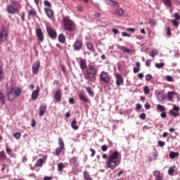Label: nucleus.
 <instances>
[{
    "instance_id": "obj_38",
    "label": "nucleus",
    "mask_w": 180,
    "mask_h": 180,
    "mask_svg": "<svg viewBox=\"0 0 180 180\" xmlns=\"http://www.w3.org/2000/svg\"><path fill=\"white\" fill-rule=\"evenodd\" d=\"M156 108L160 112H165V106H164L161 104L158 105Z\"/></svg>"
},
{
    "instance_id": "obj_36",
    "label": "nucleus",
    "mask_w": 180,
    "mask_h": 180,
    "mask_svg": "<svg viewBox=\"0 0 180 180\" xmlns=\"http://www.w3.org/2000/svg\"><path fill=\"white\" fill-rule=\"evenodd\" d=\"M11 5L14 6V8L15 7L18 8V6H19L20 8H22V6H20V4H19V2H18L17 1L13 0L11 1Z\"/></svg>"
},
{
    "instance_id": "obj_29",
    "label": "nucleus",
    "mask_w": 180,
    "mask_h": 180,
    "mask_svg": "<svg viewBox=\"0 0 180 180\" xmlns=\"http://www.w3.org/2000/svg\"><path fill=\"white\" fill-rule=\"evenodd\" d=\"M83 179L84 180H92V177H91V174L87 171L83 172Z\"/></svg>"
},
{
    "instance_id": "obj_48",
    "label": "nucleus",
    "mask_w": 180,
    "mask_h": 180,
    "mask_svg": "<svg viewBox=\"0 0 180 180\" xmlns=\"http://www.w3.org/2000/svg\"><path fill=\"white\" fill-rule=\"evenodd\" d=\"M6 153L8 155H11V157H12V149L11 148H10L9 147H7Z\"/></svg>"
},
{
    "instance_id": "obj_1",
    "label": "nucleus",
    "mask_w": 180,
    "mask_h": 180,
    "mask_svg": "<svg viewBox=\"0 0 180 180\" xmlns=\"http://www.w3.org/2000/svg\"><path fill=\"white\" fill-rule=\"evenodd\" d=\"M122 162V154L119 153V151L115 150L110 154L106 162V167L107 168H109L110 169H115V168H117L120 165V163Z\"/></svg>"
},
{
    "instance_id": "obj_19",
    "label": "nucleus",
    "mask_w": 180,
    "mask_h": 180,
    "mask_svg": "<svg viewBox=\"0 0 180 180\" xmlns=\"http://www.w3.org/2000/svg\"><path fill=\"white\" fill-rule=\"evenodd\" d=\"M78 96H79V98L80 99V101H82L85 103H89V102H91V100H89L88 98H86V96H85L82 94H79L78 95Z\"/></svg>"
},
{
    "instance_id": "obj_32",
    "label": "nucleus",
    "mask_w": 180,
    "mask_h": 180,
    "mask_svg": "<svg viewBox=\"0 0 180 180\" xmlns=\"http://www.w3.org/2000/svg\"><path fill=\"white\" fill-rule=\"evenodd\" d=\"M86 47L89 51H91V53H94L95 51V48H94V45L91 42H88L86 44Z\"/></svg>"
},
{
    "instance_id": "obj_28",
    "label": "nucleus",
    "mask_w": 180,
    "mask_h": 180,
    "mask_svg": "<svg viewBox=\"0 0 180 180\" xmlns=\"http://www.w3.org/2000/svg\"><path fill=\"white\" fill-rule=\"evenodd\" d=\"M80 68L82 70H86V60L85 59H80V63H79Z\"/></svg>"
},
{
    "instance_id": "obj_41",
    "label": "nucleus",
    "mask_w": 180,
    "mask_h": 180,
    "mask_svg": "<svg viewBox=\"0 0 180 180\" xmlns=\"http://www.w3.org/2000/svg\"><path fill=\"white\" fill-rule=\"evenodd\" d=\"M162 2L166 6H172V3L171 2V0H162Z\"/></svg>"
},
{
    "instance_id": "obj_9",
    "label": "nucleus",
    "mask_w": 180,
    "mask_h": 180,
    "mask_svg": "<svg viewBox=\"0 0 180 180\" xmlns=\"http://www.w3.org/2000/svg\"><path fill=\"white\" fill-rule=\"evenodd\" d=\"M46 32L49 37H51V39H52L53 40H54L55 39H57V32H56V30H54L53 28L50 27H47Z\"/></svg>"
},
{
    "instance_id": "obj_52",
    "label": "nucleus",
    "mask_w": 180,
    "mask_h": 180,
    "mask_svg": "<svg viewBox=\"0 0 180 180\" xmlns=\"http://www.w3.org/2000/svg\"><path fill=\"white\" fill-rule=\"evenodd\" d=\"M90 151L91 153V157H95V154H96V151L95 150V149L91 148Z\"/></svg>"
},
{
    "instance_id": "obj_12",
    "label": "nucleus",
    "mask_w": 180,
    "mask_h": 180,
    "mask_svg": "<svg viewBox=\"0 0 180 180\" xmlns=\"http://www.w3.org/2000/svg\"><path fill=\"white\" fill-rule=\"evenodd\" d=\"M46 110H47V104L42 103L39 107V115L40 116V117H41L42 116H44V113H46Z\"/></svg>"
},
{
    "instance_id": "obj_53",
    "label": "nucleus",
    "mask_w": 180,
    "mask_h": 180,
    "mask_svg": "<svg viewBox=\"0 0 180 180\" xmlns=\"http://www.w3.org/2000/svg\"><path fill=\"white\" fill-rule=\"evenodd\" d=\"M127 32H131V33H134L136 32L135 28H126Z\"/></svg>"
},
{
    "instance_id": "obj_20",
    "label": "nucleus",
    "mask_w": 180,
    "mask_h": 180,
    "mask_svg": "<svg viewBox=\"0 0 180 180\" xmlns=\"http://www.w3.org/2000/svg\"><path fill=\"white\" fill-rule=\"evenodd\" d=\"M106 4L108 5H110L111 6H115L116 8H120V5L119 4V3H117V1H113V0H107Z\"/></svg>"
},
{
    "instance_id": "obj_40",
    "label": "nucleus",
    "mask_w": 180,
    "mask_h": 180,
    "mask_svg": "<svg viewBox=\"0 0 180 180\" xmlns=\"http://www.w3.org/2000/svg\"><path fill=\"white\" fill-rule=\"evenodd\" d=\"M169 113L172 115V116H174V117H178L179 116V112L174 111V110H170L169 111Z\"/></svg>"
},
{
    "instance_id": "obj_5",
    "label": "nucleus",
    "mask_w": 180,
    "mask_h": 180,
    "mask_svg": "<svg viewBox=\"0 0 180 180\" xmlns=\"http://www.w3.org/2000/svg\"><path fill=\"white\" fill-rule=\"evenodd\" d=\"M9 35V32L5 27H3L1 30H0V44L2 43H5V41H8V36Z\"/></svg>"
},
{
    "instance_id": "obj_46",
    "label": "nucleus",
    "mask_w": 180,
    "mask_h": 180,
    "mask_svg": "<svg viewBox=\"0 0 180 180\" xmlns=\"http://www.w3.org/2000/svg\"><path fill=\"white\" fill-rule=\"evenodd\" d=\"M145 78L146 81L150 82L151 79H153V76L151 75H146Z\"/></svg>"
},
{
    "instance_id": "obj_59",
    "label": "nucleus",
    "mask_w": 180,
    "mask_h": 180,
    "mask_svg": "<svg viewBox=\"0 0 180 180\" xmlns=\"http://www.w3.org/2000/svg\"><path fill=\"white\" fill-rule=\"evenodd\" d=\"M102 151H108V146L106 145H103L101 146Z\"/></svg>"
},
{
    "instance_id": "obj_14",
    "label": "nucleus",
    "mask_w": 180,
    "mask_h": 180,
    "mask_svg": "<svg viewBox=\"0 0 180 180\" xmlns=\"http://www.w3.org/2000/svg\"><path fill=\"white\" fill-rule=\"evenodd\" d=\"M153 175L155 176V180H164V174H161V172L156 170L153 172Z\"/></svg>"
},
{
    "instance_id": "obj_50",
    "label": "nucleus",
    "mask_w": 180,
    "mask_h": 180,
    "mask_svg": "<svg viewBox=\"0 0 180 180\" xmlns=\"http://www.w3.org/2000/svg\"><path fill=\"white\" fill-rule=\"evenodd\" d=\"M158 144L159 147H164V146H165V142L162 141H158Z\"/></svg>"
},
{
    "instance_id": "obj_30",
    "label": "nucleus",
    "mask_w": 180,
    "mask_h": 180,
    "mask_svg": "<svg viewBox=\"0 0 180 180\" xmlns=\"http://www.w3.org/2000/svg\"><path fill=\"white\" fill-rule=\"evenodd\" d=\"M86 91L87 94L91 96V98H94L95 93L94 92V90H92V88L87 86L86 87Z\"/></svg>"
},
{
    "instance_id": "obj_55",
    "label": "nucleus",
    "mask_w": 180,
    "mask_h": 180,
    "mask_svg": "<svg viewBox=\"0 0 180 180\" xmlns=\"http://www.w3.org/2000/svg\"><path fill=\"white\" fill-rule=\"evenodd\" d=\"M172 22L173 23L174 26H179V22H178V21H176V20H172Z\"/></svg>"
},
{
    "instance_id": "obj_51",
    "label": "nucleus",
    "mask_w": 180,
    "mask_h": 180,
    "mask_svg": "<svg viewBox=\"0 0 180 180\" xmlns=\"http://www.w3.org/2000/svg\"><path fill=\"white\" fill-rule=\"evenodd\" d=\"M145 65L146 67H150L151 65V59L146 60Z\"/></svg>"
},
{
    "instance_id": "obj_15",
    "label": "nucleus",
    "mask_w": 180,
    "mask_h": 180,
    "mask_svg": "<svg viewBox=\"0 0 180 180\" xmlns=\"http://www.w3.org/2000/svg\"><path fill=\"white\" fill-rule=\"evenodd\" d=\"M47 160V155H44L43 158L38 159L36 162V167H39L41 168L43 167V164H44V162Z\"/></svg>"
},
{
    "instance_id": "obj_45",
    "label": "nucleus",
    "mask_w": 180,
    "mask_h": 180,
    "mask_svg": "<svg viewBox=\"0 0 180 180\" xmlns=\"http://www.w3.org/2000/svg\"><path fill=\"white\" fill-rule=\"evenodd\" d=\"M13 136L15 137V139H17V140H19V139H20L22 134H20V132H17L13 134Z\"/></svg>"
},
{
    "instance_id": "obj_27",
    "label": "nucleus",
    "mask_w": 180,
    "mask_h": 180,
    "mask_svg": "<svg viewBox=\"0 0 180 180\" xmlns=\"http://www.w3.org/2000/svg\"><path fill=\"white\" fill-rule=\"evenodd\" d=\"M174 172H176V166L175 165L172 166L168 170V174L171 176H174Z\"/></svg>"
},
{
    "instance_id": "obj_22",
    "label": "nucleus",
    "mask_w": 180,
    "mask_h": 180,
    "mask_svg": "<svg viewBox=\"0 0 180 180\" xmlns=\"http://www.w3.org/2000/svg\"><path fill=\"white\" fill-rule=\"evenodd\" d=\"M44 11L48 18H53L54 16V11L51 8H44Z\"/></svg>"
},
{
    "instance_id": "obj_2",
    "label": "nucleus",
    "mask_w": 180,
    "mask_h": 180,
    "mask_svg": "<svg viewBox=\"0 0 180 180\" xmlns=\"http://www.w3.org/2000/svg\"><path fill=\"white\" fill-rule=\"evenodd\" d=\"M97 74L98 70H96V67L93 65H89L86 70L84 72V79L89 81L91 79H95Z\"/></svg>"
},
{
    "instance_id": "obj_17",
    "label": "nucleus",
    "mask_w": 180,
    "mask_h": 180,
    "mask_svg": "<svg viewBox=\"0 0 180 180\" xmlns=\"http://www.w3.org/2000/svg\"><path fill=\"white\" fill-rule=\"evenodd\" d=\"M82 41H76L73 45L74 50L79 51L82 49Z\"/></svg>"
},
{
    "instance_id": "obj_57",
    "label": "nucleus",
    "mask_w": 180,
    "mask_h": 180,
    "mask_svg": "<svg viewBox=\"0 0 180 180\" xmlns=\"http://www.w3.org/2000/svg\"><path fill=\"white\" fill-rule=\"evenodd\" d=\"M167 36H171L172 33H171V27H167Z\"/></svg>"
},
{
    "instance_id": "obj_63",
    "label": "nucleus",
    "mask_w": 180,
    "mask_h": 180,
    "mask_svg": "<svg viewBox=\"0 0 180 180\" xmlns=\"http://www.w3.org/2000/svg\"><path fill=\"white\" fill-rule=\"evenodd\" d=\"M150 108H151V105H150V103H146L145 104V109H146V110H148L150 109Z\"/></svg>"
},
{
    "instance_id": "obj_43",
    "label": "nucleus",
    "mask_w": 180,
    "mask_h": 180,
    "mask_svg": "<svg viewBox=\"0 0 180 180\" xmlns=\"http://www.w3.org/2000/svg\"><path fill=\"white\" fill-rule=\"evenodd\" d=\"M4 79V69H2V66L0 65V81Z\"/></svg>"
},
{
    "instance_id": "obj_6",
    "label": "nucleus",
    "mask_w": 180,
    "mask_h": 180,
    "mask_svg": "<svg viewBox=\"0 0 180 180\" xmlns=\"http://www.w3.org/2000/svg\"><path fill=\"white\" fill-rule=\"evenodd\" d=\"M58 145L59 147L56 149V155L57 157H60V154H61V152L65 150V145L64 144V141H63V138L58 139Z\"/></svg>"
},
{
    "instance_id": "obj_11",
    "label": "nucleus",
    "mask_w": 180,
    "mask_h": 180,
    "mask_svg": "<svg viewBox=\"0 0 180 180\" xmlns=\"http://www.w3.org/2000/svg\"><path fill=\"white\" fill-rule=\"evenodd\" d=\"M6 11L8 13H11V15H15L16 12H19V8L15 7L12 5L7 6Z\"/></svg>"
},
{
    "instance_id": "obj_58",
    "label": "nucleus",
    "mask_w": 180,
    "mask_h": 180,
    "mask_svg": "<svg viewBox=\"0 0 180 180\" xmlns=\"http://www.w3.org/2000/svg\"><path fill=\"white\" fill-rule=\"evenodd\" d=\"M120 50H121V51H123V53H126L127 48H126L125 46H120Z\"/></svg>"
},
{
    "instance_id": "obj_24",
    "label": "nucleus",
    "mask_w": 180,
    "mask_h": 180,
    "mask_svg": "<svg viewBox=\"0 0 180 180\" xmlns=\"http://www.w3.org/2000/svg\"><path fill=\"white\" fill-rule=\"evenodd\" d=\"M115 15H116V16H123L124 15V10L122 8H117L115 11Z\"/></svg>"
},
{
    "instance_id": "obj_16",
    "label": "nucleus",
    "mask_w": 180,
    "mask_h": 180,
    "mask_svg": "<svg viewBox=\"0 0 180 180\" xmlns=\"http://www.w3.org/2000/svg\"><path fill=\"white\" fill-rule=\"evenodd\" d=\"M39 94H40V87L37 86L36 90H34L31 96V98L33 101H36L39 96Z\"/></svg>"
},
{
    "instance_id": "obj_39",
    "label": "nucleus",
    "mask_w": 180,
    "mask_h": 180,
    "mask_svg": "<svg viewBox=\"0 0 180 180\" xmlns=\"http://www.w3.org/2000/svg\"><path fill=\"white\" fill-rule=\"evenodd\" d=\"M36 15H37V13L36 12V10L33 8L28 12V16H36Z\"/></svg>"
},
{
    "instance_id": "obj_37",
    "label": "nucleus",
    "mask_w": 180,
    "mask_h": 180,
    "mask_svg": "<svg viewBox=\"0 0 180 180\" xmlns=\"http://www.w3.org/2000/svg\"><path fill=\"white\" fill-rule=\"evenodd\" d=\"M58 41H60V43H64V41H65V36L63 34H59Z\"/></svg>"
},
{
    "instance_id": "obj_13",
    "label": "nucleus",
    "mask_w": 180,
    "mask_h": 180,
    "mask_svg": "<svg viewBox=\"0 0 180 180\" xmlns=\"http://www.w3.org/2000/svg\"><path fill=\"white\" fill-rule=\"evenodd\" d=\"M63 97V90L60 89L56 90L55 92V99L57 102L61 101V98Z\"/></svg>"
},
{
    "instance_id": "obj_8",
    "label": "nucleus",
    "mask_w": 180,
    "mask_h": 180,
    "mask_svg": "<svg viewBox=\"0 0 180 180\" xmlns=\"http://www.w3.org/2000/svg\"><path fill=\"white\" fill-rule=\"evenodd\" d=\"M40 69V61L37 60L32 64V72L34 75L39 74V70Z\"/></svg>"
},
{
    "instance_id": "obj_35",
    "label": "nucleus",
    "mask_w": 180,
    "mask_h": 180,
    "mask_svg": "<svg viewBox=\"0 0 180 180\" xmlns=\"http://www.w3.org/2000/svg\"><path fill=\"white\" fill-rule=\"evenodd\" d=\"M63 170H64V163H63V162L58 163V172H63Z\"/></svg>"
},
{
    "instance_id": "obj_23",
    "label": "nucleus",
    "mask_w": 180,
    "mask_h": 180,
    "mask_svg": "<svg viewBox=\"0 0 180 180\" xmlns=\"http://www.w3.org/2000/svg\"><path fill=\"white\" fill-rule=\"evenodd\" d=\"M6 98V96L4 94V91H2V90H0V101H1L2 105H4L6 103V102L5 101Z\"/></svg>"
},
{
    "instance_id": "obj_56",
    "label": "nucleus",
    "mask_w": 180,
    "mask_h": 180,
    "mask_svg": "<svg viewBox=\"0 0 180 180\" xmlns=\"http://www.w3.org/2000/svg\"><path fill=\"white\" fill-rule=\"evenodd\" d=\"M174 18L176 20H180V15H179V13H174Z\"/></svg>"
},
{
    "instance_id": "obj_49",
    "label": "nucleus",
    "mask_w": 180,
    "mask_h": 180,
    "mask_svg": "<svg viewBox=\"0 0 180 180\" xmlns=\"http://www.w3.org/2000/svg\"><path fill=\"white\" fill-rule=\"evenodd\" d=\"M149 25H150V26H155V25H157V22L154 20H150Z\"/></svg>"
},
{
    "instance_id": "obj_47",
    "label": "nucleus",
    "mask_w": 180,
    "mask_h": 180,
    "mask_svg": "<svg viewBox=\"0 0 180 180\" xmlns=\"http://www.w3.org/2000/svg\"><path fill=\"white\" fill-rule=\"evenodd\" d=\"M44 5H45V6H47L48 8H51V3H50L47 0L44 1Z\"/></svg>"
},
{
    "instance_id": "obj_64",
    "label": "nucleus",
    "mask_w": 180,
    "mask_h": 180,
    "mask_svg": "<svg viewBox=\"0 0 180 180\" xmlns=\"http://www.w3.org/2000/svg\"><path fill=\"white\" fill-rule=\"evenodd\" d=\"M51 179H53V177L51 176H46L44 177V180H51Z\"/></svg>"
},
{
    "instance_id": "obj_61",
    "label": "nucleus",
    "mask_w": 180,
    "mask_h": 180,
    "mask_svg": "<svg viewBox=\"0 0 180 180\" xmlns=\"http://www.w3.org/2000/svg\"><path fill=\"white\" fill-rule=\"evenodd\" d=\"M161 117H162L163 119H165V117H167V112L162 111L160 114Z\"/></svg>"
},
{
    "instance_id": "obj_33",
    "label": "nucleus",
    "mask_w": 180,
    "mask_h": 180,
    "mask_svg": "<svg viewBox=\"0 0 180 180\" xmlns=\"http://www.w3.org/2000/svg\"><path fill=\"white\" fill-rule=\"evenodd\" d=\"M136 68H133V71L134 74H137L140 71V67H141V65L140 64L139 62H137L136 63Z\"/></svg>"
},
{
    "instance_id": "obj_54",
    "label": "nucleus",
    "mask_w": 180,
    "mask_h": 180,
    "mask_svg": "<svg viewBox=\"0 0 180 180\" xmlns=\"http://www.w3.org/2000/svg\"><path fill=\"white\" fill-rule=\"evenodd\" d=\"M122 36L123 37H131V35L129 34H127V32H122Z\"/></svg>"
},
{
    "instance_id": "obj_18",
    "label": "nucleus",
    "mask_w": 180,
    "mask_h": 180,
    "mask_svg": "<svg viewBox=\"0 0 180 180\" xmlns=\"http://www.w3.org/2000/svg\"><path fill=\"white\" fill-rule=\"evenodd\" d=\"M116 78V84L117 86H120L121 84H123V77H122V75L117 73L115 75Z\"/></svg>"
},
{
    "instance_id": "obj_4",
    "label": "nucleus",
    "mask_w": 180,
    "mask_h": 180,
    "mask_svg": "<svg viewBox=\"0 0 180 180\" xmlns=\"http://www.w3.org/2000/svg\"><path fill=\"white\" fill-rule=\"evenodd\" d=\"M62 20L64 30H67L68 32H75V29H77L75 22L70 19V17H64Z\"/></svg>"
},
{
    "instance_id": "obj_42",
    "label": "nucleus",
    "mask_w": 180,
    "mask_h": 180,
    "mask_svg": "<svg viewBox=\"0 0 180 180\" xmlns=\"http://www.w3.org/2000/svg\"><path fill=\"white\" fill-rule=\"evenodd\" d=\"M143 92H144L145 95H148V94H150V89L148 88V86H145L143 87Z\"/></svg>"
},
{
    "instance_id": "obj_31",
    "label": "nucleus",
    "mask_w": 180,
    "mask_h": 180,
    "mask_svg": "<svg viewBox=\"0 0 180 180\" xmlns=\"http://www.w3.org/2000/svg\"><path fill=\"white\" fill-rule=\"evenodd\" d=\"M174 95H175L174 91H169L167 93V99H168V101H172L174 100Z\"/></svg>"
},
{
    "instance_id": "obj_10",
    "label": "nucleus",
    "mask_w": 180,
    "mask_h": 180,
    "mask_svg": "<svg viewBox=\"0 0 180 180\" xmlns=\"http://www.w3.org/2000/svg\"><path fill=\"white\" fill-rule=\"evenodd\" d=\"M36 34L39 41H40V43H43V41H44V34L43 33L41 28L36 29Z\"/></svg>"
},
{
    "instance_id": "obj_21",
    "label": "nucleus",
    "mask_w": 180,
    "mask_h": 180,
    "mask_svg": "<svg viewBox=\"0 0 180 180\" xmlns=\"http://www.w3.org/2000/svg\"><path fill=\"white\" fill-rule=\"evenodd\" d=\"M70 164L75 165V167H78L79 165V162H78V158L77 157H73L70 160Z\"/></svg>"
},
{
    "instance_id": "obj_62",
    "label": "nucleus",
    "mask_w": 180,
    "mask_h": 180,
    "mask_svg": "<svg viewBox=\"0 0 180 180\" xmlns=\"http://www.w3.org/2000/svg\"><path fill=\"white\" fill-rule=\"evenodd\" d=\"M139 117H140V119H141L142 120H146V113H141V114L139 115Z\"/></svg>"
},
{
    "instance_id": "obj_44",
    "label": "nucleus",
    "mask_w": 180,
    "mask_h": 180,
    "mask_svg": "<svg viewBox=\"0 0 180 180\" xmlns=\"http://www.w3.org/2000/svg\"><path fill=\"white\" fill-rule=\"evenodd\" d=\"M164 65H165V63H155V67H156V68H158V69L162 68V67H164Z\"/></svg>"
},
{
    "instance_id": "obj_25",
    "label": "nucleus",
    "mask_w": 180,
    "mask_h": 180,
    "mask_svg": "<svg viewBox=\"0 0 180 180\" xmlns=\"http://www.w3.org/2000/svg\"><path fill=\"white\" fill-rule=\"evenodd\" d=\"M71 127L73 129V130H78L79 129V126H78L77 120L75 119H73V120L71 122Z\"/></svg>"
},
{
    "instance_id": "obj_26",
    "label": "nucleus",
    "mask_w": 180,
    "mask_h": 180,
    "mask_svg": "<svg viewBox=\"0 0 180 180\" xmlns=\"http://www.w3.org/2000/svg\"><path fill=\"white\" fill-rule=\"evenodd\" d=\"M169 157L171 158V160H174V158H178V157H179V153L171 151L169 153Z\"/></svg>"
},
{
    "instance_id": "obj_34",
    "label": "nucleus",
    "mask_w": 180,
    "mask_h": 180,
    "mask_svg": "<svg viewBox=\"0 0 180 180\" xmlns=\"http://www.w3.org/2000/svg\"><path fill=\"white\" fill-rule=\"evenodd\" d=\"M0 161H6V153L4 150L0 152Z\"/></svg>"
},
{
    "instance_id": "obj_3",
    "label": "nucleus",
    "mask_w": 180,
    "mask_h": 180,
    "mask_svg": "<svg viewBox=\"0 0 180 180\" xmlns=\"http://www.w3.org/2000/svg\"><path fill=\"white\" fill-rule=\"evenodd\" d=\"M20 94H22V89H20V87H12L7 93L8 101L13 102L16 98L20 96Z\"/></svg>"
},
{
    "instance_id": "obj_60",
    "label": "nucleus",
    "mask_w": 180,
    "mask_h": 180,
    "mask_svg": "<svg viewBox=\"0 0 180 180\" xmlns=\"http://www.w3.org/2000/svg\"><path fill=\"white\" fill-rule=\"evenodd\" d=\"M167 81H168V82H172V81H174V79L169 75V76H167Z\"/></svg>"
},
{
    "instance_id": "obj_7",
    "label": "nucleus",
    "mask_w": 180,
    "mask_h": 180,
    "mask_svg": "<svg viewBox=\"0 0 180 180\" xmlns=\"http://www.w3.org/2000/svg\"><path fill=\"white\" fill-rule=\"evenodd\" d=\"M100 81H101V82H105V84H108V82L110 81V75L109 73L105 71H102L100 73Z\"/></svg>"
}]
</instances>
